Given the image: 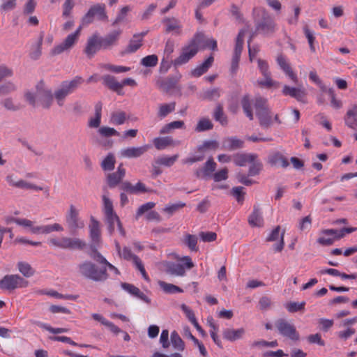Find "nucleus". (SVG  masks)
I'll list each match as a JSON object with an SVG mask.
<instances>
[{
  "mask_svg": "<svg viewBox=\"0 0 357 357\" xmlns=\"http://www.w3.org/2000/svg\"><path fill=\"white\" fill-rule=\"evenodd\" d=\"M95 17L100 21L107 20L108 17L105 11V4L96 3L92 6L82 17V25L74 33L69 34L61 43L52 48L50 52L51 56L59 55L71 50L79 39L82 26L92 23Z\"/></svg>",
  "mask_w": 357,
  "mask_h": 357,
  "instance_id": "f257e3e1",
  "label": "nucleus"
},
{
  "mask_svg": "<svg viewBox=\"0 0 357 357\" xmlns=\"http://www.w3.org/2000/svg\"><path fill=\"white\" fill-rule=\"evenodd\" d=\"M77 269L79 275L94 282H104L109 278L106 267H98L96 264L89 260L79 263Z\"/></svg>",
  "mask_w": 357,
  "mask_h": 357,
  "instance_id": "f03ea898",
  "label": "nucleus"
},
{
  "mask_svg": "<svg viewBox=\"0 0 357 357\" xmlns=\"http://www.w3.org/2000/svg\"><path fill=\"white\" fill-rule=\"evenodd\" d=\"M54 95L52 90L45 87L44 83L40 82L36 86V92L35 93L28 91L25 93L24 97L26 101L33 106L36 107L37 100L40 105L45 109H49L52 104Z\"/></svg>",
  "mask_w": 357,
  "mask_h": 357,
  "instance_id": "7ed1b4c3",
  "label": "nucleus"
},
{
  "mask_svg": "<svg viewBox=\"0 0 357 357\" xmlns=\"http://www.w3.org/2000/svg\"><path fill=\"white\" fill-rule=\"evenodd\" d=\"M84 79L80 76H76L72 80L61 82L59 89L54 93V98L59 106H63L65 98L74 92L82 83Z\"/></svg>",
  "mask_w": 357,
  "mask_h": 357,
  "instance_id": "20e7f679",
  "label": "nucleus"
},
{
  "mask_svg": "<svg viewBox=\"0 0 357 357\" xmlns=\"http://www.w3.org/2000/svg\"><path fill=\"white\" fill-rule=\"evenodd\" d=\"M48 243L63 250H82L86 246V243L84 241L79 238H71L68 236H62L61 238H52L48 241Z\"/></svg>",
  "mask_w": 357,
  "mask_h": 357,
  "instance_id": "39448f33",
  "label": "nucleus"
},
{
  "mask_svg": "<svg viewBox=\"0 0 357 357\" xmlns=\"http://www.w3.org/2000/svg\"><path fill=\"white\" fill-rule=\"evenodd\" d=\"M198 34L196 35L189 45L182 49V52L180 56L174 61V65L175 66L186 63L196 55L198 52Z\"/></svg>",
  "mask_w": 357,
  "mask_h": 357,
  "instance_id": "423d86ee",
  "label": "nucleus"
},
{
  "mask_svg": "<svg viewBox=\"0 0 357 357\" xmlns=\"http://www.w3.org/2000/svg\"><path fill=\"white\" fill-rule=\"evenodd\" d=\"M275 327L279 333L284 337L296 342L300 340L299 333L295 326L284 319H279L275 321Z\"/></svg>",
  "mask_w": 357,
  "mask_h": 357,
  "instance_id": "0eeeda50",
  "label": "nucleus"
},
{
  "mask_svg": "<svg viewBox=\"0 0 357 357\" xmlns=\"http://www.w3.org/2000/svg\"><path fill=\"white\" fill-rule=\"evenodd\" d=\"M28 283V281L17 274L6 275L0 280V289L11 291L17 288L26 287Z\"/></svg>",
  "mask_w": 357,
  "mask_h": 357,
  "instance_id": "6e6552de",
  "label": "nucleus"
},
{
  "mask_svg": "<svg viewBox=\"0 0 357 357\" xmlns=\"http://www.w3.org/2000/svg\"><path fill=\"white\" fill-rule=\"evenodd\" d=\"M66 221L69 230L75 232L78 229L84 227V222L79 217V211L75 206L71 204L66 215Z\"/></svg>",
  "mask_w": 357,
  "mask_h": 357,
  "instance_id": "1a4fd4ad",
  "label": "nucleus"
},
{
  "mask_svg": "<svg viewBox=\"0 0 357 357\" xmlns=\"http://www.w3.org/2000/svg\"><path fill=\"white\" fill-rule=\"evenodd\" d=\"M275 23L273 18L266 12L263 13L261 19L256 23V31L264 35L274 33Z\"/></svg>",
  "mask_w": 357,
  "mask_h": 357,
  "instance_id": "9d476101",
  "label": "nucleus"
},
{
  "mask_svg": "<svg viewBox=\"0 0 357 357\" xmlns=\"http://www.w3.org/2000/svg\"><path fill=\"white\" fill-rule=\"evenodd\" d=\"M101 49H102V47L100 42V36L98 33H95L87 39L84 53L89 58H91Z\"/></svg>",
  "mask_w": 357,
  "mask_h": 357,
  "instance_id": "9b49d317",
  "label": "nucleus"
},
{
  "mask_svg": "<svg viewBox=\"0 0 357 357\" xmlns=\"http://www.w3.org/2000/svg\"><path fill=\"white\" fill-rule=\"evenodd\" d=\"M282 94L284 96H289L291 98H295L297 101L306 103V91L305 89L301 87H292L288 85H284L282 89Z\"/></svg>",
  "mask_w": 357,
  "mask_h": 357,
  "instance_id": "f8f14e48",
  "label": "nucleus"
},
{
  "mask_svg": "<svg viewBox=\"0 0 357 357\" xmlns=\"http://www.w3.org/2000/svg\"><path fill=\"white\" fill-rule=\"evenodd\" d=\"M121 33L122 31L119 29L111 31L105 37H100V42L102 49L109 50L111 49L113 46L116 45Z\"/></svg>",
  "mask_w": 357,
  "mask_h": 357,
  "instance_id": "ddd939ff",
  "label": "nucleus"
},
{
  "mask_svg": "<svg viewBox=\"0 0 357 357\" xmlns=\"http://www.w3.org/2000/svg\"><path fill=\"white\" fill-rule=\"evenodd\" d=\"M89 225V237L91 239V244L100 245L101 243V231L100 224L94 217L91 216Z\"/></svg>",
  "mask_w": 357,
  "mask_h": 357,
  "instance_id": "4468645a",
  "label": "nucleus"
},
{
  "mask_svg": "<svg viewBox=\"0 0 357 357\" xmlns=\"http://www.w3.org/2000/svg\"><path fill=\"white\" fill-rule=\"evenodd\" d=\"M126 176V169L123 164H120L116 172L108 174L107 176V183L109 188H115L119 185Z\"/></svg>",
  "mask_w": 357,
  "mask_h": 357,
  "instance_id": "2eb2a0df",
  "label": "nucleus"
},
{
  "mask_svg": "<svg viewBox=\"0 0 357 357\" xmlns=\"http://www.w3.org/2000/svg\"><path fill=\"white\" fill-rule=\"evenodd\" d=\"M276 61L283 72L293 81L294 83L296 84L298 81V77L293 71L285 56L282 54H279L277 56Z\"/></svg>",
  "mask_w": 357,
  "mask_h": 357,
  "instance_id": "dca6fc26",
  "label": "nucleus"
},
{
  "mask_svg": "<svg viewBox=\"0 0 357 357\" xmlns=\"http://www.w3.org/2000/svg\"><path fill=\"white\" fill-rule=\"evenodd\" d=\"M216 163L212 158H209L202 168L195 170V175L198 178H207L212 176L213 172L215 170Z\"/></svg>",
  "mask_w": 357,
  "mask_h": 357,
  "instance_id": "f3484780",
  "label": "nucleus"
},
{
  "mask_svg": "<svg viewBox=\"0 0 357 357\" xmlns=\"http://www.w3.org/2000/svg\"><path fill=\"white\" fill-rule=\"evenodd\" d=\"M149 148L150 146L148 144L139 147H128L121 151V155L128 158H139L145 153Z\"/></svg>",
  "mask_w": 357,
  "mask_h": 357,
  "instance_id": "a211bd4d",
  "label": "nucleus"
},
{
  "mask_svg": "<svg viewBox=\"0 0 357 357\" xmlns=\"http://www.w3.org/2000/svg\"><path fill=\"white\" fill-rule=\"evenodd\" d=\"M102 84L109 89L117 93L118 95H123L122 84L119 82L115 77L110 75H105L102 77Z\"/></svg>",
  "mask_w": 357,
  "mask_h": 357,
  "instance_id": "6ab92c4d",
  "label": "nucleus"
},
{
  "mask_svg": "<svg viewBox=\"0 0 357 357\" xmlns=\"http://www.w3.org/2000/svg\"><path fill=\"white\" fill-rule=\"evenodd\" d=\"M268 161L271 166L275 167L287 168L289 165L287 158L279 151H275L270 154Z\"/></svg>",
  "mask_w": 357,
  "mask_h": 357,
  "instance_id": "aec40b11",
  "label": "nucleus"
},
{
  "mask_svg": "<svg viewBox=\"0 0 357 357\" xmlns=\"http://www.w3.org/2000/svg\"><path fill=\"white\" fill-rule=\"evenodd\" d=\"M345 125L349 128L357 130V105L354 104L349 109L344 118Z\"/></svg>",
  "mask_w": 357,
  "mask_h": 357,
  "instance_id": "412c9836",
  "label": "nucleus"
},
{
  "mask_svg": "<svg viewBox=\"0 0 357 357\" xmlns=\"http://www.w3.org/2000/svg\"><path fill=\"white\" fill-rule=\"evenodd\" d=\"M121 287L130 294L135 296V297L139 298L144 302L149 304L151 303V299L144 294L140 289L135 287V285L126 282L121 283Z\"/></svg>",
  "mask_w": 357,
  "mask_h": 357,
  "instance_id": "4be33fe9",
  "label": "nucleus"
},
{
  "mask_svg": "<svg viewBox=\"0 0 357 357\" xmlns=\"http://www.w3.org/2000/svg\"><path fill=\"white\" fill-rule=\"evenodd\" d=\"M280 227L277 226L270 234L267 238V241H275L280 237V240L279 243L274 245V250L275 252H281L283 250L284 242V231L280 235Z\"/></svg>",
  "mask_w": 357,
  "mask_h": 357,
  "instance_id": "5701e85b",
  "label": "nucleus"
},
{
  "mask_svg": "<svg viewBox=\"0 0 357 357\" xmlns=\"http://www.w3.org/2000/svg\"><path fill=\"white\" fill-rule=\"evenodd\" d=\"M245 331L243 328H240L238 329L234 328H225L222 331V337L224 339L230 341L234 342L236 340H240L243 338L245 335Z\"/></svg>",
  "mask_w": 357,
  "mask_h": 357,
  "instance_id": "b1692460",
  "label": "nucleus"
},
{
  "mask_svg": "<svg viewBox=\"0 0 357 357\" xmlns=\"http://www.w3.org/2000/svg\"><path fill=\"white\" fill-rule=\"evenodd\" d=\"M163 264L165 271L168 274L177 276H183L185 275V270L182 264L171 261H166Z\"/></svg>",
  "mask_w": 357,
  "mask_h": 357,
  "instance_id": "393cba45",
  "label": "nucleus"
},
{
  "mask_svg": "<svg viewBox=\"0 0 357 357\" xmlns=\"http://www.w3.org/2000/svg\"><path fill=\"white\" fill-rule=\"evenodd\" d=\"M162 22L165 25V32L170 33L175 31L177 34L181 33V25L176 17H165Z\"/></svg>",
  "mask_w": 357,
  "mask_h": 357,
  "instance_id": "a878e982",
  "label": "nucleus"
},
{
  "mask_svg": "<svg viewBox=\"0 0 357 357\" xmlns=\"http://www.w3.org/2000/svg\"><path fill=\"white\" fill-rule=\"evenodd\" d=\"M234 162L237 166L243 167L247 163H250L257 158L255 153H236L234 155Z\"/></svg>",
  "mask_w": 357,
  "mask_h": 357,
  "instance_id": "bb28decb",
  "label": "nucleus"
},
{
  "mask_svg": "<svg viewBox=\"0 0 357 357\" xmlns=\"http://www.w3.org/2000/svg\"><path fill=\"white\" fill-rule=\"evenodd\" d=\"M248 223L252 227H261L264 225V220L259 206H254L253 211L248 218Z\"/></svg>",
  "mask_w": 357,
  "mask_h": 357,
  "instance_id": "cd10ccee",
  "label": "nucleus"
},
{
  "mask_svg": "<svg viewBox=\"0 0 357 357\" xmlns=\"http://www.w3.org/2000/svg\"><path fill=\"white\" fill-rule=\"evenodd\" d=\"M102 105L100 102L96 104L94 107V116L91 117L89 120L88 126L91 128H97L100 126L102 117Z\"/></svg>",
  "mask_w": 357,
  "mask_h": 357,
  "instance_id": "c85d7f7f",
  "label": "nucleus"
},
{
  "mask_svg": "<svg viewBox=\"0 0 357 357\" xmlns=\"http://www.w3.org/2000/svg\"><path fill=\"white\" fill-rule=\"evenodd\" d=\"M356 230V227H344L340 231L334 229H327L322 230L321 234L327 236H335V238L340 239L343 238L346 234H351Z\"/></svg>",
  "mask_w": 357,
  "mask_h": 357,
  "instance_id": "c756f323",
  "label": "nucleus"
},
{
  "mask_svg": "<svg viewBox=\"0 0 357 357\" xmlns=\"http://www.w3.org/2000/svg\"><path fill=\"white\" fill-rule=\"evenodd\" d=\"M243 141L236 137H227L222 142V148L229 151H234L242 148Z\"/></svg>",
  "mask_w": 357,
  "mask_h": 357,
  "instance_id": "7c9ffc66",
  "label": "nucleus"
},
{
  "mask_svg": "<svg viewBox=\"0 0 357 357\" xmlns=\"http://www.w3.org/2000/svg\"><path fill=\"white\" fill-rule=\"evenodd\" d=\"M256 116L259 119V125L264 128H268L271 126L272 123L271 110L270 108L257 112Z\"/></svg>",
  "mask_w": 357,
  "mask_h": 357,
  "instance_id": "2f4dec72",
  "label": "nucleus"
},
{
  "mask_svg": "<svg viewBox=\"0 0 357 357\" xmlns=\"http://www.w3.org/2000/svg\"><path fill=\"white\" fill-rule=\"evenodd\" d=\"M213 61L214 58L212 55H211L204 63L198 66L192 71V75L196 77H199L206 73L208 68L211 66Z\"/></svg>",
  "mask_w": 357,
  "mask_h": 357,
  "instance_id": "473e14b6",
  "label": "nucleus"
},
{
  "mask_svg": "<svg viewBox=\"0 0 357 357\" xmlns=\"http://www.w3.org/2000/svg\"><path fill=\"white\" fill-rule=\"evenodd\" d=\"M143 43L138 38H132L126 47L120 52L121 56H125L126 54H132L137 52L142 46Z\"/></svg>",
  "mask_w": 357,
  "mask_h": 357,
  "instance_id": "72a5a7b5",
  "label": "nucleus"
},
{
  "mask_svg": "<svg viewBox=\"0 0 357 357\" xmlns=\"http://www.w3.org/2000/svg\"><path fill=\"white\" fill-rule=\"evenodd\" d=\"M183 243L192 252H197L199 248L197 247L198 238L197 236L186 234L183 236Z\"/></svg>",
  "mask_w": 357,
  "mask_h": 357,
  "instance_id": "f704fd0d",
  "label": "nucleus"
},
{
  "mask_svg": "<svg viewBox=\"0 0 357 357\" xmlns=\"http://www.w3.org/2000/svg\"><path fill=\"white\" fill-rule=\"evenodd\" d=\"M99 247L100 245L90 244L91 252L89 253V256L91 259L103 266L107 260L100 252H98V248Z\"/></svg>",
  "mask_w": 357,
  "mask_h": 357,
  "instance_id": "c9c22d12",
  "label": "nucleus"
},
{
  "mask_svg": "<svg viewBox=\"0 0 357 357\" xmlns=\"http://www.w3.org/2000/svg\"><path fill=\"white\" fill-rule=\"evenodd\" d=\"M128 118L125 112L121 110L116 111L111 114L110 123L116 126L122 125Z\"/></svg>",
  "mask_w": 357,
  "mask_h": 357,
  "instance_id": "e433bc0d",
  "label": "nucleus"
},
{
  "mask_svg": "<svg viewBox=\"0 0 357 357\" xmlns=\"http://www.w3.org/2000/svg\"><path fill=\"white\" fill-rule=\"evenodd\" d=\"M170 340L174 349L176 350L183 351L185 349V342L176 331L172 332Z\"/></svg>",
  "mask_w": 357,
  "mask_h": 357,
  "instance_id": "4c0bfd02",
  "label": "nucleus"
},
{
  "mask_svg": "<svg viewBox=\"0 0 357 357\" xmlns=\"http://www.w3.org/2000/svg\"><path fill=\"white\" fill-rule=\"evenodd\" d=\"M213 118L222 126L227 124V118L224 113L223 106L222 104L218 103L216 105L213 112Z\"/></svg>",
  "mask_w": 357,
  "mask_h": 357,
  "instance_id": "58836bf2",
  "label": "nucleus"
},
{
  "mask_svg": "<svg viewBox=\"0 0 357 357\" xmlns=\"http://www.w3.org/2000/svg\"><path fill=\"white\" fill-rule=\"evenodd\" d=\"M155 147L158 150H162L170 145H174V141L170 137H156L153 139Z\"/></svg>",
  "mask_w": 357,
  "mask_h": 357,
  "instance_id": "ea45409f",
  "label": "nucleus"
},
{
  "mask_svg": "<svg viewBox=\"0 0 357 357\" xmlns=\"http://www.w3.org/2000/svg\"><path fill=\"white\" fill-rule=\"evenodd\" d=\"M176 103L172 102L169 104H162L159 106L158 116L160 119H163L167 116L169 114L172 113L175 110Z\"/></svg>",
  "mask_w": 357,
  "mask_h": 357,
  "instance_id": "a19ab883",
  "label": "nucleus"
},
{
  "mask_svg": "<svg viewBox=\"0 0 357 357\" xmlns=\"http://www.w3.org/2000/svg\"><path fill=\"white\" fill-rule=\"evenodd\" d=\"M176 83L177 81L174 77H167L158 82L159 87L165 92H168L174 89Z\"/></svg>",
  "mask_w": 357,
  "mask_h": 357,
  "instance_id": "79ce46f5",
  "label": "nucleus"
},
{
  "mask_svg": "<svg viewBox=\"0 0 357 357\" xmlns=\"http://www.w3.org/2000/svg\"><path fill=\"white\" fill-rule=\"evenodd\" d=\"M241 105L244 113L250 120H253V113L249 95H245L241 100Z\"/></svg>",
  "mask_w": 357,
  "mask_h": 357,
  "instance_id": "37998d69",
  "label": "nucleus"
},
{
  "mask_svg": "<svg viewBox=\"0 0 357 357\" xmlns=\"http://www.w3.org/2000/svg\"><path fill=\"white\" fill-rule=\"evenodd\" d=\"M17 268L19 271L26 278H30L35 274V270L27 262L19 261Z\"/></svg>",
  "mask_w": 357,
  "mask_h": 357,
  "instance_id": "c03bdc74",
  "label": "nucleus"
},
{
  "mask_svg": "<svg viewBox=\"0 0 357 357\" xmlns=\"http://www.w3.org/2000/svg\"><path fill=\"white\" fill-rule=\"evenodd\" d=\"M159 286L162 289V290L167 294H176V293H181L183 290L178 286H176L173 284L167 283L164 281L158 282Z\"/></svg>",
  "mask_w": 357,
  "mask_h": 357,
  "instance_id": "a18cd8bd",
  "label": "nucleus"
},
{
  "mask_svg": "<svg viewBox=\"0 0 357 357\" xmlns=\"http://www.w3.org/2000/svg\"><path fill=\"white\" fill-rule=\"evenodd\" d=\"M178 158V154L174 155L172 156H160L156 158V162L157 164L165 167H171L175 163Z\"/></svg>",
  "mask_w": 357,
  "mask_h": 357,
  "instance_id": "49530a36",
  "label": "nucleus"
},
{
  "mask_svg": "<svg viewBox=\"0 0 357 357\" xmlns=\"http://www.w3.org/2000/svg\"><path fill=\"white\" fill-rule=\"evenodd\" d=\"M254 107L255 109L256 114H257V112L264 111L270 108L268 104V100L261 96L255 98L254 102Z\"/></svg>",
  "mask_w": 357,
  "mask_h": 357,
  "instance_id": "de8ad7c7",
  "label": "nucleus"
},
{
  "mask_svg": "<svg viewBox=\"0 0 357 357\" xmlns=\"http://www.w3.org/2000/svg\"><path fill=\"white\" fill-rule=\"evenodd\" d=\"M184 126V122L183 121H175L164 126L160 131V134H166L170 132L174 129L182 128Z\"/></svg>",
  "mask_w": 357,
  "mask_h": 357,
  "instance_id": "09e8293b",
  "label": "nucleus"
},
{
  "mask_svg": "<svg viewBox=\"0 0 357 357\" xmlns=\"http://www.w3.org/2000/svg\"><path fill=\"white\" fill-rule=\"evenodd\" d=\"M116 160L113 154L109 153L101 163V167L105 171L113 170L115 166Z\"/></svg>",
  "mask_w": 357,
  "mask_h": 357,
  "instance_id": "8fccbe9b",
  "label": "nucleus"
},
{
  "mask_svg": "<svg viewBox=\"0 0 357 357\" xmlns=\"http://www.w3.org/2000/svg\"><path fill=\"white\" fill-rule=\"evenodd\" d=\"M213 125L210 119L203 118L199 121L195 128V130L197 132H204L206 130H211Z\"/></svg>",
  "mask_w": 357,
  "mask_h": 357,
  "instance_id": "3c124183",
  "label": "nucleus"
},
{
  "mask_svg": "<svg viewBox=\"0 0 357 357\" xmlns=\"http://www.w3.org/2000/svg\"><path fill=\"white\" fill-rule=\"evenodd\" d=\"M102 201H103V211H104L105 217L116 214L114 211L112 202L106 195L102 196Z\"/></svg>",
  "mask_w": 357,
  "mask_h": 357,
  "instance_id": "603ef678",
  "label": "nucleus"
},
{
  "mask_svg": "<svg viewBox=\"0 0 357 357\" xmlns=\"http://www.w3.org/2000/svg\"><path fill=\"white\" fill-rule=\"evenodd\" d=\"M107 224L108 225V231L112 235L115 230V223L119 225V222H121L119 216L116 214L106 216L105 217Z\"/></svg>",
  "mask_w": 357,
  "mask_h": 357,
  "instance_id": "864d4df0",
  "label": "nucleus"
},
{
  "mask_svg": "<svg viewBox=\"0 0 357 357\" xmlns=\"http://www.w3.org/2000/svg\"><path fill=\"white\" fill-rule=\"evenodd\" d=\"M15 188L20 189L34 190L36 191L43 190V187L37 186L35 184L29 183L23 179H20L17 181V183L15 185Z\"/></svg>",
  "mask_w": 357,
  "mask_h": 357,
  "instance_id": "5fc2aeb1",
  "label": "nucleus"
},
{
  "mask_svg": "<svg viewBox=\"0 0 357 357\" xmlns=\"http://www.w3.org/2000/svg\"><path fill=\"white\" fill-rule=\"evenodd\" d=\"M34 324H36L38 326H39L42 328H44L53 334H59V333H66L68 331L67 328H53V327L49 326L48 324L42 323L40 321H35Z\"/></svg>",
  "mask_w": 357,
  "mask_h": 357,
  "instance_id": "6e6d98bb",
  "label": "nucleus"
},
{
  "mask_svg": "<svg viewBox=\"0 0 357 357\" xmlns=\"http://www.w3.org/2000/svg\"><path fill=\"white\" fill-rule=\"evenodd\" d=\"M264 79L263 80H258V84L261 86L266 87V88H278L279 86V83L273 80L271 78V74L268 75V76H264Z\"/></svg>",
  "mask_w": 357,
  "mask_h": 357,
  "instance_id": "4d7b16f0",
  "label": "nucleus"
},
{
  "mask_svg": "<svg viewBox=\"0 0 357 357\" xmlns=\"http://www.w3.org/2000/svg\"><path fill=\"white\" fill-rule=\"evenodd\" d=\"M98 133L104 137H109L112 136H119V132L113 128L102 126L98 130Z\"/></svg>",
  "mask_w": 357,
  "mask_h": 357,
  "instance_id": "13d9d810",
  "label": "nucleus"
},
{
  "mask_svg": "<svg viewBox=\"0 0 357 357\" xmlns=\"http://www.w3.org/2000/svg\"><path fill=\"white\" fill-rule=\"evenodd\" d=\"M158 61V56L155 54L148 55L141 60V64L146 67H154Z\"/></svg>",
  "mask_w": 357,
  "mask_h": 357,
  "instance_id": "bf43d9fd",
  "label": "nucleus"
},
{
  "mask_svg": "<svg viewBox=\"0 0 357 357\" xmlns=\"http://www.w3.org/2000/svg\"><path fill=\"white\" fill-rule=\"evenodd\" d=\"M203 98L208 100H214L220 96V89L218 88L208 89L203 93Z\"/></svg>",
  "mask_w": 357,
  "mask_h": 357,
  "instance_id": "052dcab7",
  "label": "nucleus"
},
{
  "mask_svg": "<svg viewBox=\"0 0 357 357\" xmlns=\"http://www.w3.org/2000/svg\"><path fill=\"white\" fill-rule=\"evenodd\" d=\"M75 6L74 0H65L63 4L62 17L64 18L69 17L71 15L72 10Z\"/></svg>",
  "mask_w": 357,
  "mask_h": 357,
  "instance_id": "680f3d73",
  "label": "nucleus"
},
{
  "mask_svg": "<svg viewBox=\"0 0 357 357\" xmlns=\"http://www.w3.org/2000/svg\"><path fill=\"white\" fill-rule=\"evenodd\" d=\"M250 164L251 165L249 168L248 176H253L259 174L262 168L261 162L255 159L253 162H251Z\"/></svg>",
  "mask_w": 357,
  "mask_h": 357,
  "instance_id": "e2e57ef3",
  "label": "nucleus"
},
{
  "mask_svg": "<svg viewBox=\"0 0 357 357\" xmlns=\"http://www.w3.org/2000/svg\"><path fill=\"white\" fill-rule=\"evenodd\" d=\"M103 68L108 71L115 73H126L129 71L130 69L129 67L115 66L109 63L105 64Z\"/></svg>",
  "mask_w": 357,
  "mask_h": 357,
  "instance_id": "0e129e2a",
  "label": "nucleus"
},
{
  "mask_svg": "<svg viewBox=\"0 0 357 357\" xmlns=\"http://www.w3.org/2000/svg\"><path fill=\"white\" fill-rule=\"evenodd\" d=\"M303 31L305 33V37L307 39L310 50L312 52H315V47L314 46V42L315 40V37L314 36V33L310 30L307 26H305L303 27Z\"/></svg>",
  "mask_w": 357,
  "mask_h": 357,
  "instance_id": "69168bd1",
  "label": "nucleus"
},
{
  "mask_svg": "<svg viewBox=\"0 0 357 357\" xmlns=\"http://www.w3.org/2000/svg\"><path fill=\"white\" fill-rule=\"evenodd\" d=\"M1 104L7 110L10 111L15 112L22 108L20 105L15 104L11 98H7L4 99L2 100Z\"/></svg>",
  "mask_w": 357,
  "mask_h": 357,
  "instance_id": "338daca9",
  "label": "nucleus"
},
{
  "mask_svg": "<svg viewBox=\"0 0 357 357\" xmlns=\"http://www.w3.org/2000/svg\"><path fill=\"white\" fill-rule=\"evenodd\" d=\"M155 206V202H147L146 204H142L139 207L137 211L135 218L137 220L141 215L151 210Z\"/></svg>",
  "mask_w": 357,
  "mask_h": 357,
  "instance_id": "774afa93",
  "label": "nucleus"
}]
</instances>
